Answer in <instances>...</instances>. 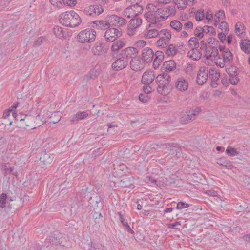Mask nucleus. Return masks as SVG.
I'll return each instance as SVG.
<instances>
[{"mask_svg":"<svg viewBox=\"0 0 250 250\" xmlns=\"http://www.w3.org/2000/svg\"><path fill=\"white\" fill-rule=\"evenodd\" d=\"M138 53L136 48L131 47L121 50L117 55L116 60L112 64V69L115 71L124 69L128 65L129 60L132 57V55Z\"/></svg>","mask_w":250,"mask_h":250,"instance_id":"obj_1","label":"nucleus"},{"mask_svg":"<svg viewBox=\"0 0 250 250\" xmlns=\"http://www.w3.org/2000/svg\"><path fill=\"white\" fill-rule=\"evenodd\" d=\"M158 86L157 91L163 95H167L171 92L173 85L171 83V77L168 73L164 72L158 75L155 79Z\"/></svg>","mask_w":250,"mask_h":250,"instance_id":"obj_2","label":"nucleus"},{"mask_svg":"<svg viewBox=\"0 0 250 250\" xmlns=\"http://www.w3.org/2000/svg\"><path fill=\"white\" fill-rule=\"evenodd\" d=\"M60 21L63 25L71 28L78 26L81 23L79 15L74 11L66 12L60 15Z\"/></svg>","mask_w":250,"mask_h":250,"instance_id":"obj_3","label":"nucleus"},{"mask_svg":"<svg viewBox=\"0 0 250 250\" xmlns=\"http://www.w3.org/2000/svg\"><path fill=\"white\" fill-rule=\"evenodd\" d=\"M46 241L52 245H59L64 248H69L72 247L71 243L63 237L62 233L58 231H54L46 239Z\"/></svg>","mask_w":250,"mask_h":250,"instance_id":"obj_4","label":"nucleus"},{"mask_svg":"<svg viewBox=\"0 0 250 250\" xmlns=\"http://www.w3.org/2000/svg\"><path fill=\"white\" fill-rule=\"evenodd\" d=\"M158 148L167 149L169 151V154L176 156L177 157H179L182 153L181 147L177 144H153L151 145V149H158Z\"/></svg>","mask_w":250,"mask_h":250,"instance_id":"obj_5","label":"nucleus"},{"mask_svg":"<svg viewBox=\"0 0 250 250\" xmlns=\"http://www.w3.org/2000/svg\"><path fill=\"white\" fill-rule=\"evenodd\" d=\"M159 36L160 39L156 42L157 46L161 48L166 47L169 44L171 32L167 29H164L160 31Z\"/></svg>","mask_w":250,"mask_h":250,"instance_id":"obj_6","label":"nucleus"},{"mask_svg":"<svg viewBox=\"0 0 250 250\" xmlns=\"http://www.w3.org/2000/svg\"><path fill=\"white\" fill-rule=\"evenodd\" d=\"M96 33L93 29L81 31L77 36V39L79 42H92L95 40Z\"/></svg>","mask_w":250,"mask_h":250,"instance_id":"obj_7","label":"nucleus"},{"mask_svg":"<svg viewBox=\"0 0 250 250\" xmlns=\"http://www.w3.org/2000/svg\"><path fill=\"white\" fill-rule=\"evenodd\" d=\"M25 125L21 124L20 125L23 128L26 127L28 129H33L37 127L41 126V123H35V121L40 120V115H38L36 116L25 115L24 117Z\"/></svg>","mask_w":250,"mask_h":250,"instance_id":"obj_8","label":"nucleus"},{"mask_svg":"<svg viewBox=\"0 0 250 250\" xmlns=\"http://www.w3.org/2000/svg\"><path fill=\"white\" fill-rule=\"evenodd\" d=\"M143 11V7L139 4H132L128 6L124 10V15L128 18H134L141 13Z\"/></svg>","mask_w":250,"mask_h":250,"instance_id":"obj_9","label":"nucleus"},{"mask_svg":"<svg viewBox=\"0 0 250 250\" xmlns=\"http://www.w3.org/2000/svg\"><path fill=\"white\" fill-rule=\"evenodd\" d=\"M207 60H210L211 61H214L217 63V62L218 59H220V56L219 55V52L217 48L212 45H208L205 48V56Z\"/></svg>","mask_w":250,"mask_h":250,"instance_id":"obj_10","label":"nucleus"},{"mask_svg":"<svg viewBox=\"0 0 250 250\" xmlns=\"http://www.w3.org/2000/svg\"><path fill=\"white\" fill-rule=\"evenodd\" d=\"M7 199V194L2 193L0 195V207L1 208H5L7 207V204L8 205L9 208L16 209L17 207L15 205V202H21V198H18L17 200L10 199L9 202H6Z\"/></svg>","mask_w":250,"mask_h":250,"instance_id":"obj_11","label":"nucleus"},{"mask_svg":"<svg viewBox=\"0 0 250 250\" xmlns=\"http://www.w3.org/2000/svg\"><path fill=\"white\" fill-rule=\"evenodd\" d=\"M122 36V31L114 28H108L104 33L105 40L109 42L115 41L118 38Z\"/></svg>","mask_w":250,"mask_h":250,"instance_id":"obj_12","label":"nucleus"},{"mask_svg":"<svg viewBox=\"0 0 250 250\" xmlns=\"http://www.w3.org/2000/svg\"><path fill=\"white\" fill-rule=\"evenodd\" d=\"M108 47L105 43L96 42L92 49V52L95 55H102L107 52Z\"/></svg>","mask_w":250,"mask_h":250,"instance_id":"obj_13","label":"nucleus"},{"mask_svg":"<svg viewBox=\"0 0 250 250\" xmlns=\"http://www.w3.org/2000/svg\"><path fill=\"white\" fill-rule=\"evenodd\" d=\"M154 55L152 49L149 47H146L142 51L141 59L145 63L150 62L153 60Z\"/></svg>","mask_w":250,"mask_h":250,"instance_id":"obj_14","label":"nucleus"},{"mask_svg":"<svg viewBox=\"0 0 250 250\" xmlns=\"http://www.w3.org/2000/svg\"><path fill=\"white\" fill-rule=\"evenodd\" d=\"M130 65L132 70L141 71L144 68L145 62L139 58H134L130 61Z\"/></svg>","mask_w":250,"mask_h":250,"instance_id":"obj_15","label":"nucleus"},{"mask_svg":"<svg viewBox=\"0 0 250 250\" xmlns=\"http://www.w3.org/2000/svg\"><path fill=\"white\" fill-rule=\"evenodd\" d=\"M110 25L115 26H121L125 24L126 20L122 17H119L116 15H112L109 18L108 20Z\"/></svg>","mask_w":250,"mask_h":250,"instance_id":"obj_16","label":"nucleus"},{"mask_svg":"<svg viewBox=\"0 0 250 250\" xmlns=\"http://www.w3.org/2000/svg\"><path fill=\"white\" fill-rule=\"evenodd\" d=\"M155 77L153 71H146L144 73L142 76V82L145 85H149L153 81Z\"/></svg>","mask_w":250,"mask_h":250,"instance_id":"obj_17","label":"nucleus"},{"mask_svg":"<svg viewBox=\"0 0 250 250\" xmlns=\"http://www.w3.org/2000/svg\"><path fill=\"white\" fill-rule=\"evenodd\" d=\"M208 77V71L204 68L200 69L198 72L196 82L200 85H202L207 81Z\"/></svg>","mask_w":250,"mask_h":250,"instance_id":"obj_18","label":"nucleus"},{"mask_svg":"<svg viewBox=\"0 0 250 250\" xmlns=\"http://www.w3.org/2000/svg\"><path fill=\"white\" fill-rule=\"evenodd\" d=\"M54 157L53 154H50L44 150L42 152L40 160L44 165H47L53 162Z\"/></svg>","mask_w":250,"mask_h":250,"instance_id":"obj_19","label":"nucleus"},{"mask_svg":"<svg viewBox=\"0 0 250 250\" xmlns=\"http://www.w3.org/2000/svg\"><path fill=\"white\" fill-rule=\"evenodd\" d=\"M188 87V82L187 80L183 77L177 79L176 83V88L180 91H186Z\"/></svg>","mask_w":250,"mask_h":250,"instance_id":"obj_20","label":"nucleus"},{"mask_svg":"<svg viewBox=\"0 0 250 250\" xmlns=\"http://www.w3.org/2000/svg\"><path fill=\"white\" fill-rule=\"evenodd\" d=\"M164 59V53L161 51H157L155 54V58L153 63V68L157 69Z\"/></svg>","mask_w":250,"mask_h":250,"instance_id":"obj_21","label":"nucleus"},{"mask_svg":"<svg viewBox=\"0 0 250 250\" xmlns=\"http://www.w3.org/2000/svg\"><path fill=\"white\" fill-rule=\"evenodd\" d=\"M134 178L132 177H124L119 183V185L124 188H134Z\"/></svg>","mask_w":250,"mask_h":250,"instance_id":"obj_22","label":"nucleus"},{"mask_svg":"<svg viewBox=\"0 0 250 250\" xmlns=\"http://www.w3.org/2000/svg\"><path fill=\"white\" fill-rule=\"evenodd\" d=\"M93 27L95 28L105 30L110 27V24L109 21H93Z\"/></svg>","mask_w":250,"mask_h":250,"instance_id":"obj_23","label":"nucleus"},{"mask_svg":"<svg viewBox=\"0 0 250 250\" xmlns=\"http://www.w3.org/2000/svg\"><path fill=\"white\" fill-rule=\"evenodd\" d=\"M164 70H165L166 73L169 72L173 71L176 68V63L173 60H169L165 61L163 65Z\"/></svg>","mask_w":250,"mask_h":250,"instance_id":"obj_24","label":"nucleus"},{"mask_svg":"<svg viewBox=\"0 0 250 250\" xmlns=\"http://www.w3.org/2000/svg\"><path fill=\"white\" fill-rule=\"evenodd\" d=\"M241 49L247 54L250 53V40L248 39L241 40L240 42Z\"/></svg>","mask_w":250,"mask_h":250,"instance_id":"obj_25","label":"nucleus"},{"mask_svg":"<svg viewBox=\"0 0 250 250\" xmlns=\"http://www.w3.org/2000/svg\"><path fill=\"white\" fill-rule=\"evenodd\" d=\"M202 56L198 48H192L188 53V56L194 60H199Z\"/></svg>","mask_w":250,"mask_h":250,"instance_id":"obj_26","label":"nucleus"},{"mask_svg":"<svg viewBox=\"0 0 250 250\" xmlns=\"http://www.w3.org/2000/svg\"><path fill=\"white\" fill-rule=\"evenodd\" d=\"M88 116V113L87 111L78 112L74 116V117L70 120V122L72 124L74 123L75 121H78L86 118Z\"/></svg>","mask_w":250,"mask_h":250,"instance_id":"obj_27","label":"nucleus"},{"mask_svg":"<svg viewBox=\"0 0 250 250\" xmlns=\"http://www.w3.org/2000/svg\"><path fill=\"white\" fill-rule=\"evenodd\" d=\"M224 52H223V57L224 63H227L232 61L233 59V54L230 50L227 48Z\"/></svg>","mask_w":250,"mask_h":250,"instance_id":"obj_28","label":"nucleus"},{"mask_svg":"<svg viewBox=\"0 0 250 250\" xmlns=\"http://www.w3.org/2000/svg\"><path fill=\"white\" fill-rule=\"evenodd\" d=\"M167 9L165 7L158 8L155 12V14L156 16H159L161 19L165 20L168 18L167 14Z\"/></svg>","mask_w":250,"mask_h":250,"instance_id":"obj_29","label":"nucleus"},{"mask_svg":"<svg viewBox=\"0 0 250 250\" xmlns=\"http://www.w3.org/2000/svg\"><path fill=\"white\" fill-rule=\"evenodd\" d=\"M129 21V25L132 28L138 27L142 23V19L137 17L131 18Z\"/></svg>","mask_w":250,"mask_h":250,"instance_id":"obj_30","label":"nucleus"},{"mask_svg":"<svg viewBox=\"0 0 250 250\" xmlns=\"http://www.w3.org/2000/svg\"><path fill=\"white\" fill-rule=\"evenodd\" d=\"M126 42L123 40H118L114 42L111 46V50L113 51H117L123 47Z\"/></svg>","mask_w":250,"mask_h":250,"instance_id":"obj_31","label":"nucleus"},{"mask_svg":"<svg viewBox=\"0 0 250 250\" xmlns=\"http://www.w3.org/2000/svg\"><path fill=\"white\" fill-rule=\"evenodd\" d=\"M99 75V72L95 69L91 70L84 77V79L87 81L95 79Z\"/></svg>","mask_w":250,"mask_h":250,"instance_id":"obj_32","label":"nucleus"},{"mask_svg":"<svg viewBox=\"0 0 250 250\" xmlns=\"http://www.w3.org/2000/svg\"><path fill=\"white\" fill-rule=\"evenodd\" d=\"M160 31H158L156 29H153L148 30L146 33L145 34L146 38L150 39L155 38L159 36Z\"/></svg>","mask_w":250,"mask_h":250,"instance_id":"obj_33","label":"nucleus"},{"mask_svg":"<svg viewBox=\"0 0 250 250\" xmlns=\"http://www.w3.org/2000/svg\"><path fill=\"white\" fill-rule=\"evenodd\" d=\"M89 10H93L94 15H99L104 11V8L102 6L99 5H93L89 6Z\"/></svg>","mask_w":250,"mask_h":250,"instance_id":"obj_34","label":"nucleus"},{"mask_svg":"<svg viewBox=\"0 0 250 250\" xmlns=\"http://www.w3.org/2000/svg\"><path fill=\"white\" fill-rule=\"evenodd\" d=\"M170 26L176 31H180L183 27V23L178 20H174L170 22Z\"/></svg>","mask_w":250,"mask_h":250,"instance_id":"obj_35","label":"nucleus"},{"mask_svg":"<svg viewBox=\"0 0 250 250\" xmlns=\"http://www.w3.org/2000/svg\"><path fill=\"white\" fill-rule=\"evenodd\" d=\"M0 168L5 176H7L8 175L10 174V172L12 170L11 167L10 166V164L8 163L2 164L0 166Z\"/></svg>","mask_w":250,"mask_h":250,"instance_id":"obj_36","label":"nucleus"},{"mask_svg":"<svg viewBox=\"0 0 250 250\" xmlns=\"http://www.w3.org/2000/svg\"><path fill=\"white\" fill-rule=\"evenodd\" d=\"M217 164L226 167L228 169H232L233 167V166L228 160L220 159L217 162Z\"/></svg>","mask_w":250,"mask_h":250,"instance_id":"obj_37","label":"nucleus"},{"mask_svg":"<svg viewBox=\"0 0 250 250\" xmlns=\"http://www.w3.org/2000/svg\"><path fill=\"white\" fill-rule=\"evenodd\" d=\"M189 0H173V3L177 5L178 8L185 9L188 5Z\"/></svg>","mask_w":250,"mask_h":250,"instance_id":"obj_38","label":"nucleus"},{"mask_svg":"<svg viewBox=\"0 0 250 250\" xmlns=\"http://www.w3.org/2000/svg\"><path fill=\"white\" fill-rule=\"evenodd\" d=\"M168 48L166 49V54L168 56H174L176 55L177 52V49L176 47L173 44H168Z\"/></svg>","mask_w":250,"mask_h":250,"instance_id":"obj_39","label":"nucleus"},{"mask_svg":"<svg viewBox=\"0 0 250 250\" xmlns=\"http://www.w3.org/2000/svg\"><path fill=\"white\" fill-rule=\"evenodd\" d=\"M53 32L55 36L59 38H62L64 35V32L63 31L62 28L58 26L54 27Z\"/></svg>","mask_w":250,"mask_h":250,"instance_id":"obj_40","label":"nucleus"},{"mask_svg":"<svg viewBox=\"0 0 250 250\" xmlns=\"http://www.w3.org/2000/svg\"><path fill=\"white\" fill-rule=\"evenodd\" d=\"M209 75L212 82L218 81L220 76V73L217 72L214 70H210L209 71Z\"/></svg>","mask_w":250,"mask_h":250,"instance_id":"obj_41","label":"nucleus"},{"mask_svg":"<svg viewBox=\"0 0 250 250\" xmlns=\"http://www.w3.org/2000/svg\"><path fill=\"white\" fill-rule=\"evenodd\" d=\"M12 112V111H11V110H10L9 109L8 110H5L3 112V117L4 119L5 120L4 124L5 125V127H6L7 126L11 125L12 124V121H10L8 123V124H7L8 122H7L6 121V119L10 116V113Z\"/></svg>","mask_w":250,"mask_h":250,"instance_id":"obj_42","label":"nucleus"},{"mask_svg":"<svg viewBox=\"0 0 250 250\" xmlns=\"http://www.w3.org/2000/svg\"><path fill=\"white\" fill-rule=\"evenodd\" d=\"M226 153L230 156H234L239 154V152L237 151L236 149L229 146L226 150Z\"/></svg>","mask_w":250,"mask_h":250,"instance_id":"obj_43","label":"nucleus"},{"mask_svg":"<svg viewBox=\"0 0 250 250\" xmlns=\"http://www.w3.org/2000/svg\"><path fill=\"white\" fill-rule=\"evenodd\" d=\"M188 45L190 46H194V48H198L199 46L198 39L196 37L191 38L188 41Z\"/></svg>","mask_w":250,"mask_h":250,"instance_id":"obj_44","label":"nucleus"},{"mask_svg":"<svg viewBox=\"0 0 250 250\" xmlns=\"http://www.w3.org/2000/svg\"><path fill=\"white\" fill-rule=\"evenodd\" d=\"M183 28L188 32H190L193 27V24L190 21L188 22H183Z\"/></svg>","mask_w":250,"mask_h":250,"instance_id":"obj_45","label":"nucleus"},{"mask_svg":"<svg viewBox=\"0 0 250 250\" xmlns=\"http://www.w3.org/2000/svg\"><path fill=\"white\" fill-rule=\"evenodd\" d=\"M225 18V13L222 10H220L215 15V21H220V20H223Z\"/></svg>","mask_w":250,"mask_h":250,"instance_id":"obj_46","label":"nucleus"},{"mask_svg":"<svg viewBox=\"0 0 250 250\" xmlns=\"http://www.w3.org/2000/svg\"><path fill=\"white\" fill-rule=\"evenodd\" d=\"M203 29L204 33H210L212 35L215 34V29L212 26L206 25L203 27Z\"/></svg>","mask_w":250,"mask_h":250,"instance_id":"obj_47","label":"nucleus"},{"mask_svg":"<svg viewBox=\"0 0 250 250\" xmlns=\"http://www.w3.org/2000/svg\"><path fill=\"white\" fill-rule=\"evenodd\" d=\"M194 35L199 37V38H202L204 37V32L203 27H197L195 30L194 32Z\"/></svg>","mask_w":250,"mask_h":250,"instance_id":"obj_48","label":"nucleus"},{"mask_svg":"<svg viewBox=\"0 0 250 250\" xmlns=\"http://www.w3.org/2000/svg\"><path fill=\"white\" fill-rule=\"evenodd\" d=\"M227 72L229 74L230 76H237L239 74L238 69L235 67H231L228 68Z\"/></svg>","mask_w":250,"mask_h":250,"instance_id":"obj_49","label":"nucleus"},{"mask_svg":"<svg viewBox=\"0 0 250 250\" xmlns=\"http://www.w3.org/2000/svg\"><path fill=\"white\" fill-rule=\"evenodd\" d=\"M165 8L167 9V14L168 17L171 15H174L175 14L176 11L173 6H169Z\"/></svg>","mask_w":250,"mask_h":250,"instance_id":"obj_50","label":"nucleus"},{"mask_svg":"<svg viewBox=\"0 0 250 250\" xmlns=\"http://www.w3.org/2000/svg\"><path fill=\"white\" fill-rule=\"evenodd\" d=\"M204 16V10H200L198 11L195 14V19L197 21H201Z\"/></svg>","mask_w":250,"mask_h":250,"instance_id":"obj_51","label":"nucleus"},{"mask_svg":"<svg viewBox=\"0 0 250 250\" xmlns=\"http://www.w3.org/2000/svg\"><path fill=\"white\" fill-rule=\"evenodd\" d=\"M189 207V204L184 202H179L177 204L176 209H181L183 208H188Z\"/></svg>","mask_w":250,"mask_h":250,"instance_id":"obj_52","label":"nucleus"},{"mask_svg":"<svg viewBox=\"0 0 250 250\" xmlns=\"http://www.w3.org/2000/svg\"><path fill=\"white\" fill-rule=\"evenodd\" d=\"M12 117L14 118L16 121H20L21 122H22L23 121L24 122V115L20 114V115H17L16 113L12 112Z\"/></svg>","mask_w":250,"mask_h":250,"instance_id":"obj_53","label":"nucleus"},{"mask_svg":"<svg viewBox=\"0 0 250 250\" xmlns=\"http://www.w3.org/2000/svg\"><path fill=\"white\" fill-rule=\"evenodd\" d=\"M146 44V42L144 41V40H139L138 41L136 42L135 45L136 46V47H134L135 48H136L137 49V50H137V48H142L143 47H144Z\"/></svg>","mask_w":250,"mask_h":250,"instance_id":"obj_54","label":"nucleus"},{"mask_svg":"<svg viewBox=\"0 0 250 250\" xmlns=\"http://www.w3.org/2000/svg\"><path fill=\"white\" fill-rule=\"evenodd\" d=\"M139 99L140 101H141L142 102L146 103L149 99V97L146 94H140L139 96Z\"/></svg>","mask_w":250,"mask_h":250,"instance_id":"obj_55","label":"nucleus"},{"mask_svg":"<svg viewBox=\"0 0 250 250\" xmlns=\"http://www.w3.org/2000/svg\"><path fill=\"white\" fill-rule=\"evenodd\" d=\"M168 228L169 229H180V227H178V226H181L180 222H176L172 224H169L167 225Z\"/></svg>","mask_w":250,"mask_h":250,"instance_id":"obj_56","label":"nucleus"},{"mask_svg":"<svg viewBox=\"0 0 250 250\" xmlns=\"http://www.w3.org/2000/svg\"><path fill=\"white\" fill-rule=\"evenodd\" d=\"M196 115V113H193L190 115H188L187 117L185 118V120L182 119L181 120V122H183L184 124H186L187 122L192 120V118Z\"/></svg>","mask_w":250,"mask_h":250,"instance_id":"obj_57","label":"nucleus"},{"mask_svg":"<svg viewBox=\"0 0 250 250\" xmlns=\"http://www.w3.org/2000/svg\"><path fill=\"white\" fill-rule=\"evenodd\" d=\"M241 28H242V30H244V26L241 22H237L235 25V31L236 33H240L241 32Z\"/></svg>","mask_w":250,"mask_h":250,"instance_id":"obj_58","label":"nucleus"},{"mask_svg":"<svg viewBox=\"0 0 250 250\" xmlns=\"http://www.w3.org/2000/svg\"><path fill=\"white\" fill-rule=\"evenodd\" d=\"M239 79L237 76H230L229 81L231 84L236 85L239 82Z\"/></svg>","mask_w":250,"mask_h":250,"instance_id":"obj_59","label":"nucleus"},{"mask_svg":"<svg viewBox=\"0 0 250 250\" xmlns=\"http://www.w3.org/2000/svg\"><path fill=\"white\" fill-rule=\"evenodd\" d=\"M156 16L155 14V15H153L152 17H151V19H150V21H148V22H150V26H151L153 25L156 24L158 22V20L156 18Z\"/></svg>","mask_w":250,"mask_h":250,"instance_id":"obj_60","label":"nucleus"},{"mask_svg":"<svg viewBox=\"0 0 250 250\" xmlns=\"http://www.w3.org/2000/svg\"><path fill=\"white\" fill-rule=\"evenodd\" d=\"M143 90L145 93V94L147 95L152 92V88L149 86V85H145L143 87Z\"/></svg>","mask_w":250,"mask_h":250,"instance_id":"obj_61","label":"nucleus"},{"mask_svg":"<svg viewBox=\"0 0 250 250\" xmlns=\"http://www.w3.org/2000/svg\"><path fill=\"white\" fill-rule=\"evenodd\" d=\"M64 3H66L69 6H74L76 4V0H62Z\"/></svg>","mask_w":250,"mask_h":250,"instance_id":"obj_62","label":"nucleus"},{"mask_svg":"<svg viewBox=\"0 0 250 250\" xmlns=\"http://www.w3.org/2000/svg\"><path fill=\"white\" fill-rule=\"evenodd\" d=\"M146 180L148 181V182H150L151 184L157 185V181L153 177L148 176L146 177Z\"/></svg>","mask_w":250,"mask_h":250,"instance_id":"obj_63","label":"nucleus"},{"mask_svg":"<svg viewBox=\"0 0 250 250\" xmlns=\"http://www.w3.org/2000/svg\"><path fill=\"white\" fill-rule=\"evenodd\" d=\"M50 2L52 5L56 7H60V5L62 4L61 2L59 1L58 0H50Z\"/></svg>","mask_w":250,"mask_h":250,"instance_id":"obj_64","label":"nucleus"}]
</instances>
